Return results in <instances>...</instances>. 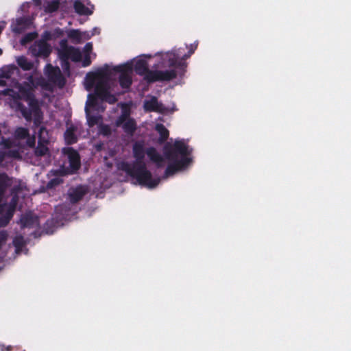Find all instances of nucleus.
Returning a JSON list of instances; mask_svg holds the SVG:
<instances>
[{
    "label": "nucleus",
    "mask_w": 351,
    "mask_h": 351,
    "mask_svg": "<svg viewBox=\"0 0 351 351\" xmlns=\"http://www.w3.org/2000/svg\"><path fill=\"white\" fill-rule=\"evenodd\" d=\"M156 164V166L157 168H161L164 166V158L162 156V161L161 162H154Z\"/></svg>",
    "instance_id": "nucleus-42"
},
{
    "label": "nucleus",
    "mask_w": 351,
    "mask_h": 351,
    "mask_svg": "<svg viewBox=\"0 0 351 351\" xmlns=\"http://www.w3.org/2000/svg\"><path fill=\"white\" fill-rule=\"evenodd\" d=\"M11 185L10 180L6 173H0V202L6 191L7 189Z\"/></svg>",
    "instance_id": "nucleus-22"
},
{
    "label": "nucleus",
    "mask_w": 351,
    "mask_h": 351,
    "mask_svg": "<svg viewBox=\"0 0 351 351\" xmlns=\"http://www.w3.org/2000/svg\"><path fill=\"white\" fill-rule=\"evenodd\" d=\"M28 129L23 127H19L15 130V136L19 139H25L29 136Z\"/></svg>",
    "instance_id": "nucleus-30"
},
{
    "label": "nucleus",
    "mask_w": 351,
    "mask_h": 351,
    "mask_svg": "<svg viewBox=\"0 0 351 351\" xmlns=\"http://www.w3.org/2000/svg\"><path fill=\"white\" fill-rule=\"evenodd\" d=\"M75 12L81 15H90L94 10V6L88 0H75L74 2Z\"/></svg>",
    "instance_id": "nucleus-13"
},
{
    "label": "nucleus",
    "mask_w": 351,
    "mask_h": 351,
    "mask_svg": "<svg viewBox=\"0 0 351 351\" xmlns=\"http://www.w3.org/2000/svg\"><path fill=\"white\" fill-rule=\"evenodd\" d=\"M51 172L55 176H64L68 174H72L70 173V169L64 166H61L58 169L51 170Z\"/></svg>",
    "instance_id": "nucleus-31"
},
{
    "label": "nucleus",
    "mask_w": 351,
    "mask_h": 351,
    "mask_svg": "<svg viewBox=\"0 0 351 351\" xmlns=\"http://www.w3.org/2000/svg\"><path fill=\"white\" fill-rule=\"evenodd\" d=\"M29 51L34 57L46 58L50 56L52 49L50 44L41 39L34 42L30 46Z\"/></svg>",
    "instance_id": "nucleus-7"
},
{
    "label": "nucleus",
    "mask_w": 351,
    "mask_h": 351,
    "mask_svg": "<svg viewBox=\"0 0 351 351\" xmlns=\"http://www.w3.org/2000/svg\"><path fill=\"white\" fill-rule=\"evenodd\" d=\"M77 130V127L74 125H71L70 126L67 127L64 134V141L66 145H70L77 143V137L75 134Z\"/></svg>",
    "instance_id": "nucleus-16"
},
{
    "label": "nucleus",
    "mask_w": 351,
    "mask_h": 351,
    "mask_svg": "<svg viewBox=\"0 0 351 351\" xmlns=\"http://www.w3.org/2000/svg\"><path fill=\"white\" fill-rule=\"evenodd\" d=\"M30 24L31 23H12L11 27L15 33L21 34L24 31L26 26Z\"/></svg>",
    "instance_id": "nucleus-32"
},
{
    "label": "nucleus",
    "mask_w": 351,
    "mask_h": 351,
    "mask_svg": "<svg viewBox=\"0 0 351 351\" xmlns=\"http://www.w3.org/2000/svg\"><path fill=\"white\" fill-rule=\"evenodd\" d=\"M86 193V190L82 186H78L69 193V199L71 204H76L84 197Z\"/></svg>",
    "instance_id": "nucleus-15"
},
{
    "label": "nucleus",
    "mask_w": 351,
    "mask_h": 351,
    "mask_svg": "<svg viewBox=\"0 0 351 351\" xmlns=\"http://www.w3.org/2000/svg\"><path fill=\"white\" fill-rule=\"evenodd\" d=\"M14 245L17 248L20 249L24 245V241L23 237H17L13 241Z\"/></svg>",
    "instance_id": "nucleus-36"
},
{
    "label": "nucleus",
    "mask_w": 351,
    "mask_h": 351,
    "mask_svg": "<svg viewBox=\"0 0 351 351\" xmlns=\"http://www.w3.org/2000/svg\"><path fill=\"white\" fill-rule=\"evenodd\" d=\"M48 143L47 130L43 126L40 127L38 130V145L34 150L36 156L40 157L49 155V149L47 147Z\"/></svg>",
    "instance_id": "nucleus-11"
},
{
    "label": "nucleus",
    "mask_w": 351,
    "mask_h": 351,
    "mask_svg": "<svg viewBox=\"0 0 351 351\" xmlns=\"http://www.w3.org/2000/svg\"><path fill=\"white\" fill-rule=\"evenodd\" d=\"M19 97L28 104L29 108L19 102L17 104V109L28 122H30L34 117V125L36 128L40 127L43 120V113L33 90L27 87L20 88Z\"/></svg>",
    "instance_id": "nucleus-3"
},
{
    "label": "nucleus",
    "mask_w": 351,
    "mask_h": 351,
    "mask_svg": "<svg viewBox=\"0 0 351 351\" xmlns=\"http://www.w3.org/2000/svg\"><path fill=\"white\" fill-rule=\"evenodd\" d=\"M21 221L22 226L25 228H35L39 225V218L32 214H26Z\"/></svg>",
    "instance_id": "nucleus-18"
},
{
    "label": "nucleus",
    "mask_w": 351,
    "mask_h": 351,
    "mask_svg": "<svg viewBox=\"0 0 351 351\" xmlns=\"http://www.w3.org/2000/svg\"><path fill=\"white\" fill-rule=\"evenodd\" d=\"M45 229L47 233H51V234L53 233V230H49L46 228H45Z\"/></svg>",
    "instance_id": "nucleus-47"
},
{
    "label": "nucleus",
    "mask_w": 351,
    "mask_h": 351,
    "mask_svg": "<svg viewBox=\"0 0 351 351\" xmlns=\"http://www.w3.org/2000/svg\"><path fill=\"white\" fill-rule=\"evenodd\" d=\"M146 154L152 162H161L162 156L157 152L154 147H148L146 149Z\"/></svg>",
    "instance_id": "nucleus-25"
},
{
    "label": "nucleus",
    "mask_w": 351,
    "mask_h": 351,
    "mask_svg": "<svg viewBox=\"0 0 351 351\" xmlns=\"http://www.w3.org/2000/svg\"><path fill=\"white\" fill-rule=\"evenodd\" d=\"M2 76H3V77H6V78H10V75L9 72H7V73H3V74L2 75Z\"/></svg>",
    "instance_id": "nucleus-45"
},
{
    "label": "nucleus",
    "mask_w": 351,
    "mask_h": 351,
    "mask_svg": "<svg viewBox=\"0 0 351 351\" xmlns=\"http://www.w3.org/2000/svg\"><path fill=\"white\" fill-rule=\"evenodd\" d=\"M16 62L23 71H30L33 68V63L25 56L19 57Z\"/></svg>",
    "instance_id": "nucleus-26"
},
{
    "label": "nucleus",
    "mask_w": 351,
    "mask_h": 351,
    "mask_svg": "<svg viewBox=\"0 0 351 351\" xmlns=\"http://www.w3.org/2000/svg\"><path fill=\"white\" fill-rule=\"evenodd\" d=\"M38 36V33L36 32H32L25 34L20 40V43L22 45H26L27 44L31 43L34 40H35Z\"/></svg>",
    "instance_id": "nucleus-28"
},
{
    "label": "nucleus",
    "mask_w": 351,
    "mask_h": 351,
    "mask_svg": "<svg viewBox=\"0 0 351 351\" xmlns=\"http://www.w3.org/2000/svg\"><path fill=\"white\" fill-rule=\"evenodd\" d=\"M3 53V51L2 49L0 48V55H1Z\"/></svg>",
    "instance_id": "nucleus-48"
},
{
    "label": "nucleus",
    "mask_w": 351,
    "mask_h": 351,
    "mask_svg": "<svg viewBox=\"0 0 351 351\" xmlns=\"http://www.w3.org/2000/svg\"><path fill=\"white\" fill-rule=\"evenodd\" d=\"M2 351H12V346H8L7 347L3 346L1 348Z\"/></svg>",
    "instance_id": "nucleus-43"
},
{
    "label": "nucleus",
    "mask_w": 351,
    "mask_h": 351,
    "mask_svg": "<svg viewBox=\"0 0 351 351\" xmlns=\"http://www.w3.org/2000/svg\"><path fill=\"white\" fill-rule=\"evenodd\" d=\"M106 69L108 68V65H106ZM107 69H101L97 73H88L86 75V88L90 89L93 88L95 85L96 80L99 77H103L106 75Z\"/></svg>",
    "instance_id": "nucleus-17"
},
{
    "label": "nucleus",
    "mask_w": 351,
    "mask_h": 351,
    "mask_svg": "<svg viewBox=\"0 0 351 351\" xmlns=\"http://www.w3.org/2000/svg\"><path fill=\"white\" fill-rule=\"evenodd\" d=\"M5 154L3 152H0V165L3 162L5 159Z\"/></svg>",
    "instance_id": "nucleus-44"
},
{
    "label": "nucleus",
    "mask_w": 351,
    "mask_h": 351,
    "mask_svg": "<svg viewBox=\"0 0 351 351\" xmlns=\"http://www.w3.org/2000/svg\"><path fill=\"white\" fill-rule=\"evenodd\" d=\"M45 73L50 82L56 84L59 88L64 86L66 80L58 66H53L51 64H47Z\"/></svg>",
    "instance_id": "nucleus-10"
},
{
    "label": "nucleus",
    "mask_w": 351,
    "mask_h": 351,
    "mask_svg": "<svg viewBox=\"0 0 351 351\" xmlns=\"http://www.w3.org/2000/svg\"><path fill=\"white\" fill-rule=\"evenodd\" d=\"M156 130L158 132L160 137L158 142L160 143H165L169 138V132L165 126L162 123H157L155 127Z\"/></svg>",
    "instance_id": "nucleus-23"
},
{
    "label": "nucleus",
    "mask_w": 351,
    "mask_h": 351,
    "mask_svg": "<svg viewBox=\"0 0 351 351\" xmlns=\"http://www.w3.org/2000/svg\"><path fill=\"white\" fill-rule=\"evenodd\" d=\"M62 182H63V180L62 178H54L51 179L48 182L47 186L48 189H53V188L56 187V186H58L59 184H60Z\"/></svg>",
    "instance_id": "nucleus-34"
},
{
    "label": "nucleus",
    "mask_w": 351,
    "mask_h": 351,
    "mask_svg": "<svg viewBox=\"0 0 351 351\" xmlns=\"http://www.w3.org/2000/svg\"><path fill=\"white\" fill-rule=\"evenodd\" d=\"M192 153L187 144L182 140H176L173 145L164 147V156L170 162L167 165L163 177L165 178L173 176L178 171L184 169L192 162L189 156Z\"/></svg>",
    "instance_id": "nucleus-2"
},
{
    "label": "nucleus",
    "mask_w": 351,
    "mask_h": 351,
    "mask_svg": "<svg viewBox=\"0 0 351 351\" xmlns=\"http://www.w3.org/2000/svg\"><path fill=\"white\" fill-rule=\"evenodd\" d=\"M84 51L86 53H89L93 50V44L91 43H87L84 46Z\"/></svg>",
    "instance_id": "nucleus-39"
},
{
    "label": "nucleus",
    "mask_w": 351,
    "mask_h": 351,
    "mask_svg": "<svg viewBox=\"0 0 351 351\" xmlns=\"http://www.w3.org/2000/svg\"><path fill=\"white\" fill-rule=\"evenodd\" d=\"M144 108L148 112H163L165 110L163 105L158 102L156 97H152L149 100L145 101Z\"/></svg>",
    "instance_id": "nucleus-14"
},
{
    "label": "nucleus",
    "mask_w": 351,
    "mask_h": 351,
    "mask_svg": "<svg viewBox=\"0 0 351 351\" xmlns=\"http://www.w3.org/2000/svg\"><path fill=\"white\" fill-rule=\"evenodd\" d=\"M60 46L61 48L60 50V56L62 59H71L74 62L80 60L82 58L81 52L75 47L69 46L66 40H62L60 43Z\"/></svg>",
    "instance_id": "nucleus-9"
},
{
    "label": "nucleus",
    "mask_w": 351,
    "mask_h": 351,
    "mask_svg": "<svg viewBox=\"0 0 351 351\" xmlns=\"http://www.w3.org/2000/svg\"><path fill=\"white\" fill-rule=\"evenodd\" d=\"M130 112L129 110H123L121 114L116 120V126L120 127L123 122L127 121L129 119H132L130 117Z\"/></svg>",
    "instance_id": "nucleus-29"
},
{
    "label": "nucleus",
    "mask_w": 351,
    "mask_h": 351,
    "mask_svg": "<svg viewBox=\"0 0 351 351\" xmlns=\"http://www.w3.org/2000/svg\"><path fill=\"white\" fill-rule=\"evenodd\" d=\"M49 223H50V224H52V223H53V221H52V220H51V221H50V220H47V222H46V223H45V225H46V226H48Z\"/></svg>",
    "instance_id": "nucleus-46"
},
{
    "label": "nucleus",
    "mask_w": 351,
    "mask_h": 351,
    "mask_svg": "<svg viewBox=\"0 0 351 351\" xmlns=\"http://www.w3.org/2000/svg\"><path fill=\"white\" fill-rule=\"evenodd\" d=\"M113 71L120 73L119 77V82L121 88H129L132 83L130 73L132 71V67L130 64H124L117 65L113 68Z\"/></svg>",
    "instance_id": "nucleus-8"
},
{
    "label": "nucleus",
    "mask_w": 351,
    "mask_h": 351,
    "mask_svg": "<svg viewBox=\"0 0 351 351\" xmlns=\"http://www.w3.org/2000/svg\"><path fill=\"white\" fill-rule=\"evenodd\" d=\"M178 75V73L174 69L159 71L156 70L149 71L145 76V80L149 83H153L155 82H165L171 81L175 79Z\"/></svg>",
    "instance_id": "nucleus-5"
},
{
    "label": "nucleus",
    "mask_w": 351,
    "mask_h": 351,
    "mask_svg": "<svg viewBox=\"0 0 351 351\" xmlns=\"http://www.w3.org/2000/svg\"><path fill=\"white\" fill-rule=\"evenodd\" d=\"M62 153L68 158L70 173H76L81 167L80 156L78 152L71 147H68L63 148Z\"/></svg>",
    "instance_id": "nucleus-12"
},
{
    "label": "nucleus",
    "mask_w": 351,
    "mask_h": 351,
    "mask_svg": "<svg viewBox=\"0 0 351 351\" xmlns=\"http://www.w3.org/2000/svg\"><path fill=\"white\" fill-rule=\"evenodd\" d=\"M27 138L26 143L29 147H34L36 144L35 136H28Z\"/></svg>",
    "instance_id": "nucleus-37"
},
{
    "label": "nucleus",
    "mask_w": 351,
    "mask_h": 351,
    "mask_svg": "<svg viewBox=\"0 0 351 351\" xmlns=\"http://www.w3.org/2000/svg\"><path fill=\"white\" fill-rule=\"evenodd\" d=\"M108 92V86L106 82L100 80L96 84L95 87V95L101 100H102Z\"/></svg>",
    "instance_id": "nucleus-19"
},
{
    "label": "nucleus",
    "mask_w": 351,
    "mask_h": 351,
    "mask_svg": "<svg viewBox=\"0 0 351 351\" xmlns=\"http://www.w3.org/2000/svg\"><path fill=\"white\" fill-rule=\"evenodd\" d=\"M101 132L104 135H108L110 134V129L108 125H104L101 129Z\"/></svg>",
    "instance_id": "nucleus-38"
},
{
    "label": "nucleus",
    "mask_w": 351,
    "mask_h": 351,
    "mask_svg": "<svg viewBox=\"0 0 351 351\" xmlns=\"http://www.w3.org/2000/svg\"><path fill=\"white\" fill-rule=\"evenodd\" d=\"M16 198L13 197L9 204H0V227L6 226L12 219L16 206Z\"/></svg>",
    "instance_id": "nucleus-6"
},
{
    "label": "nucleus",
    "mask_w": 351,
    "mask_h": 351,
    "mask_svg": "<svg viewBox=\"0 0 351 351\" xmlns=\"http://www.w3.org/2000/svg\"><path fill=\"white\" fill-rule=\"evenodd\" d=\"M134 69L136 74L139 75H145V77L149 71H152L148 68L147 61L143 59H140L136 62Z\"/></svg>",
    "instance_id": "nucleus-21"
},
{
    "label": "nucleus",
    "mask_w": 351,
    "mask_h": 351,
    "mask_svg": "<svg viewBox=\"0 0 351 351\" xmlns=\"http://www.w3.org/2000/svg\"><path fill=\"white\" fill-rule=\"evenodd\" d=\"M97 97L94 94H89L88 95V100L86 103V106L88 108L89 107H94L97 105Z\"/></svg>",
    "instance_id": "nucleus-33"
},
{
    "label": "nucleus",
    "mask_w": 351,
    "mask_h": 351,
    "mask_svg": "<svg viewBox=\"0 0 351 351\" xmlns=\"http://www.w3.org/2000/svg\"><path fill=\"white\" fill-rule=\"evenodd\" d=\"M62 2L63 0H47L43 5L45 11L50 13L57 10Z\"/></svg>",
    "instance_id": "nucleus-24"
},
{
    "label": "nucleus",
    "mask_w": 351,
    "mask_h": 351,
    "mask_svg": "<svg viewBox=\"0 0 351 351\" xmlns=\"http://www.w3.org/2000/svg\"><path fill=\"white\" fill-rule=\"evenodd\" d=\"M85 112L87 118V123L89 127H93L97 125L101 117L99 115H90L89 108L85 107Z\"/></svg>",
    "instance_id": "nucleus-27"
},
{
    "label": "nucleus",
    "mask_w": 351,
    "mask_h": 351,
    "mask_svg": "<svg viewBox=\"0 0 351 351\" xmlns=\"http://www.w3.org/2000/svg\"><path fill=\"white\" fill-rule=\"evenodd\" d=\"M121 126L124 132L129 136H132L137 129L136 122L133 118L123 122Z\"/></svg>",
    "instance_id": "nucleus-20"
},
{
    "label": "nucleus",
    "mask_w": 351,
    "mask_h": 351,
    "mask_svg": "<svg viewBox=\"0 0 351 351\" xmlns=\"http://www.w3.org/2000/svg\"><path fill=\"white\" fill-rule=\"evenodd\" d=\"M22 8L23 9H31V10H34V5H32V4H29V3H25V4H23L22 5Z\"/></svg>",
    "instance_id": "nucleus-41"
},
{
    "label": "nucleus",
    "mask_w": 351,
    "mask_h": 351,
    "mask_svg": "<svg viewBox=\"0 0 351 351\" xmlns=\"http://www.w3.org/2000/svg\"><path fill=\"white\" fill-rule=\"evenodd\" d=\"M197 47V43L191 44L187 54H184L182 58H180V54L179 51L172 50L165 53L163 56V60L167 63L169 67H174L179 71L184 73L186 67V64L184 60L189 58L195 51Z\"/></svg>",
    "instance_id": "nucleus-4"
},
{
    "label": "nucleus",
    "mask_w": 351,
    "mask_h": 351,
    "mask_svg": "<svg viewBox=\"0 0 351 351\" xmlns=\"http://www.w3.org/2000/svg\"><path fill=\"white\" fill-rule=\"evenodd\" d=\"M132 154L135 160L132 162H121L119 169L126 173L132 179L143 186L153 189L160 182V179H153L152 174L147 169L144 161L146 154L143 142L137 141L132 146Z\"/></svg>",
    "instance_id": "nucleus-1"
},
{
    "label": "nucleus",
    "mask_w": 351,
    "mask_h": 351,
    "mask_svg": "<svg viewBox=\"0 0 351 351\" xmlns=\"http://www.w3.org/2000/svg\"><path fill=\"white\" fill-rule=\"evenodd\" d=\"M91 63V61H90V56H88V54L86 56L85 59L84 60L83 62H82V65L83 66H88Z\"/></svg>",
    "instance_id": "nucleus-40"
},
{
    "label": "nucleus",
    "mask_w": 351,
    "mask_h": 351,
    "mask_svg": "<svg viewBox=\"0 0 351 351\" xmlns=\"http://www.w3.org/2000/svg\"><path fill=\"white\" fill-rule=\"evenodd\" d=\"M102 101H106L110 104H114L117 101V98L115 95H112L110 92L102 99Z\"/></svg>",
    "instance_id": "nucleus-35"
}]
</instances>
